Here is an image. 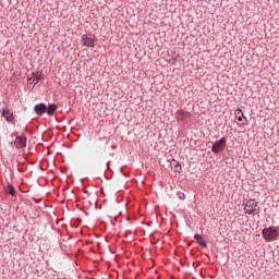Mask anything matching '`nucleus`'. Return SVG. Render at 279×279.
<instances>
[{
    "label": "nucleus",
    "mask_w": 279,
    "mask_h": 279,
    "mask_svg": "<svg viewBox=\"0 0 279 279\" xmlns=\"http://www.w3.org/2000/svg\"><path fill=\"white\" fill-rule=\"evenodd\" d=\"M258 202L256 199H248L244 207V213L246 215H254V213H258Z\"/></svg>",
    "instance_id": "f03ea898"
},
{
    "label": "nucleus",
    "mask_w": 279,
    "mask_h": 279,
    "mask_svg": "<svg viewBox=\"0 0 279 279\" xmlns=\"http://www.w3.org/2000/svg\"><path fill=\"white\" fill-rule=\"evenodd\" d=\"M194 239L196 243L201 245V247H208V244L206 243V240H204V236H202V234H195Z\"/></svg>",
    "instance_id": "9b49d317"
},
{
    "label": "nucleus",
    "mask_w": 279,
    "mask_h": 279,
    "mask_svg": "<svg viewBox=\"0 0 279 279\" xmlns=\"http://www.w3.org/2000/svg\"><path fill=\"white\" fill-rule=\"evenodd\" d=\"M82 43L84 47H95V38L88 35H82Z\"/></svg>",
    "instance_id": "0eeeda50"
},
{
    "label": "nucleus",
    "mask_w": 279,
    "mask_h": 279,
    "mask_svg": "<svg viewBox=\"0 0 279 279\" xmlns=\"http://www.w3.org/2000/svg\"><path fill=\"white\" fill-rule=\"evenodd\" d=\"M227 142L228 141L226 140V137H222L218 141H216L215 143H211L213 144L211 151H214V154H219V153L223 151V149H226Z\"/></svg>",
    "instance_id": "7ed1b4c3"
},
{
    "label": "nucleus",
    "mask_w": 279,
    "mask_h": 279,
    "mask_svg": "<svg viewBox=\"0 0 279 279\" xmlns=\"http://www.w3.org/2000/svg\"><path fill=\"white\" fill-rule=\"evenodd\" d=\"M1 112L8 123H12V121H14V113L10 111V108H2Z\"/></svg>",
    "instance_id": "39448f33"
},
{
    "label": "nucleus",
    "mask_w": 279,
    "mask_h": 279,
    "mask_svg": "<svg viewBox=\"0 0 279 279\" xmlns=\"http://www.w3.org/2000/svg\"><path fill=\"white\" fill-rule=\"evenodd\" d=\"M8 191L10 193V195H14L15 194V191H14V187L12 185H8Z\"/></svg>",
    "instance_id": "4468645a"
},
{
    "label": "nucleus",
    "mask_w": 279,
    "mask_h": 279,
    "mask_svg": "<svg viewBox=\"0 0 279 279\" xmlns=\"http://www.w3.org/2000/svg\"><path fill=\"white\" fill-rule=\"evenodd\" d=\"M235 119L241 123L242 125H245L247 123V118L243 114V111L241 109L235 110Z\"/></svg>",
    "instance_id": "6e6552de"
},
{
    "label": "nucleus",
    "mask_w": 279,
    "mask_h": 279,
    "mask_svg": "<svg viewBox=\"0 0 279 279\" xmlns=\"http://www.w3.org/2000/svg\"><path fill=\"white\" fill-rule=\"evenodd\" d=\"M262 234L265 241H274L278 238V227H268L263 229Z\"/></svg>",
    "instance_id": "f257e3e1"
},
{
    "label": "nucleus",
    "mask_w": 279,
    "mask_h": 279,
    "mask_svg": "<svg viewBox=\"0 0 279 279\" xmlns=\"http://www.w3.org/2000/svg\"><path fill=\"white\" fill-rule=\"evenodd\" d=\"M177 195H178L179 199H184L186 197V195L182 192H178Z\"/></svg>",
    "instance_id": "2eb2a0df"
},
{
    "label": "nucleus",
    "mask_w": 279,
    "mask_h": 279,
    "mask_svg": "<svg viewBox=\"0 0 279 279\" xmlns=\"http://www.w3.org/2000/svg\"><path fill=\"white\" fill-rule=\"evenodd\" d=\"M34 112H36L39 117H43L45 112H47V105L45 104H38L34 107Z\"/></svg>",
    "instance_id": "1a4fd4ad"
},
{
    "label": "nucleus",
    "mask_w": 279,
    "mask_h": 279,
    "mask_svg": "<svg viewBox=\"0 0 279 279\" xmlns=\"http://www.w3.org/2000/svg\"><path fill=\"white\" fill-rule=\"evenodd\" d=\"M171 167L172 169L177 172V173H180L182 171V165H180V162L175 159H172L171 161Z\"/></svg>",
    "instance_id": "ddd939ff"
},
{
    "label": "nucleus",
    "mask_w": 279,
    "mask_h": 279,
    "mask_svg": "<svg viewBox=\"0 0 279 279\" xmlns=\"http://www.w3.org/2000/svg\"><path fill=\"white\" fill-rule=\"evenodd\" d=\"M28 84H33V86H35L34 85V76L33 75H31V77H28Z\"/></svg>",
    "instance_id": "dca6fc26"
},
{
    "label": "nucleus",
    "mask_w": 279,
    "mask_h": 279,
    "mask_svg": "<svg viewBox=\"0 0 279 279\" xmlns=\"http://www.w3.org/2000/svg\"><path fill=\"white\" fill-rule=\"evenodd\" d=\"M56 110H58V105L49 104L46 112H47L48 117H53V112H56Z\"/></svg>",
    "instance_id": "f8f14e48"
},
{
    "label": "nucleus",
    "mask_w": 279,
    "mask_h": 279,
    "mask_svg": "<svg viewBox=\"0 0 279 279\" xmlns=\"http://www.w3.org/2000/svg\"><path fill=\"white\" fill-rule=\"evenodd\" d=\"M26 146H27V137L22 135L15 138V147L17 149H23V147H26Z\"/></svg>",
    "instance_id": "423d86ee"
},
{
    "label": "nucleus",
    "mask_w": 279,
    "mask_h": 279,
    "mask_svg": "<svg viewBox=\"0 0 279 279\" xmlns=\"http://www.w3.org/2000/svg\"><path fill=\"white\" fill-rule=\"evenodd\" d=\"M177 121H186V119H191V112L184 110H178L175 113Z\"/></svg>",
    "instance_id": "20e7f679"
},
{
    "label": "nucleus",
    "mask_w": 279,
    "mask_h": 279,
    "mask_svg": "<svg viewBox=\"0 0 279 279\" xmlns=\"http://www.w3.org/2000/svg\"><path fill=\"white\" fill-rule=\"evenodd\" d=\"M34 80V86L40 82V80H45V76L43 75V71H36L31 74Z\"/></svg>",
    "instance_id": "9d476101"
}]
</instances>
